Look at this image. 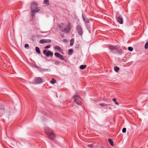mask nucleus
<instances>
[{
    "label": "nucleus",
    "mask_w": 148,
    "mask_h": 148,
    "mask_svg": "<svg viewBox=\"0 0 148 148\" xmlns=\"http://www.w3.org/2000/svg\"><path fill=\"white\" fill-rule=\"evenodd\" d=\"M114 71L116 72H118L119 69V68L116 66H115L114 67Z\"/></svg>",
    "instance_id": "nucleus-19"
},
{
    "label": "nucleus",
    "mask_w": 148,
    "mask_h": 148,
    "mask_svg": "<svg viewBox=\"0 0 148 148\" xmlns=\"http://www.w3.org/2000/svg\"><path fill=\"white\" fill-rule=\"evenodd\" d=\"M51 41L49 39H42L39 41V43L41 44H43L45 43H49Z\"/></svg>",
    "instance_id": "nucleus-8"
},
{
    "label": "nucleus",
    "mask_w": 148,
    "mask_h": 148,
    "mask_svg": "<svg viewBox=\"0 0 148 148\" xmlns=\"http://www.w3.org/2000/svg\"><path fill=\"white\" fill-rule=\"evenodd\" d=\"M112 100L115 102H116V99H112Z\"/></svg>",
    "instance_id": "nucleus-33"
},
{
    "label": "nucleus",
    "mask_w": 148,
    "mask_h": 148,
    "mask_svg": "<svg viewBox=\"0 0 148 148\" xmlns=\"http://www.w3.org/2000/svg\"><path fill=\"white\" fill-rule=\"evenodd\" d=\"M71 29V25L70 23H68L67 28H65L64 30H62V32H64L65 33H68L69 32Z\"/></svg>",
    "instance_id": "nucleus-5"
},
{
    "label": "nucleus",
    "mask_w": 148,
    "mask_h": 148,
    "mask_svg": "<svg viewBox=\"0 0 148 148\" xmlns=\"http://www.w3.org/2000/svg\"><path fill=\"white\" fill-rule=\"evenodd\" d=\"M63 41L65 42H67V40L65 39H64L63 40Z\"/></svg>",
    "instance_id": "nucleus-32"
},
{
    "label": "nucleus",
    "mask_w": 148,
    "mask_h": 148,
    "mask_svg": "<svg viewBox=\"0 0 148 148\" xmlns=\"http://www.w3.org/2000/svg\"><path fill=\"white\" fill-rule=\"evenodd\" d=\"M58 27H60V28H61V25H58Z\"/></svg>",
    "instance_id": "nucleus-35"
},
{
    "label": "nucleus",
    "mask_w": 148,
    "mask_h": 148,
    "mask_svg": "<svg viewBox=\"0 0 148 148\" xmlns=\"http://www.w3.org/2000/svg\"><path fill=\"white\" fill-rule=\"evenodd\" d=\"M133 48L132 47H128V50L130 51H133Z\"/></svg>",
    "instance_id": "nucleus-24"
},
{
    "label": "nucleus",
    "mask_w": 148,
    "mask_h": 148,
    "mask_svg": "<svg viewBox=\"0 0 148 148\" xmlns=\"http://www.w3.org/2000/svg\"><path fill=\"white\" fill-rule=\"evenodd\" d=\"M38 10H32L31 11V14L33 16L36 12H38Z\"/></svg>",
    "instance_id": "nucleus-13"
},
{
    "label": "nucleus",
    "mask_w": 148,
    "mask_h": 148,
    "mask_svg": "<svg viewBox=\"0 0 148 148\" xmlns=\"http://www.w3.org/2000/svg\"><path fill=\"white\" fill-rule=\"evenodd\" d=\"M109 49L110 50L111 52L114 53H117L118 51L121 49V47L118 45L111 46L110 47Z\"/></svg>",
    "instance_id": "nucleus-2"
},
{
    "label": "nucleus",
    "mask_w": 148,
    "mask_h": 148,
    "mask_svg": "<svg viewBox=\"0 0 148 148\" xmlns=\"http://www.w3.org/2000/svg\"><path fill=\"white\" fill-rule=\"evenodd\" d=\"M60 62L58 61H56L55 62V64L56 65H58L59 64Z\"/></svg>",
    "instance_id": "nucleus-26"
},
{
    "label": "nucleus",
    "mask_w": 148,
    "mask_h": 148,
    "mask_svg": "<svg viewBox=\"0 0 148 148\" xmlns=\"http://www.w3.org/2000/svg\"><path fill=\"white\" fill-rule=\"evenodd\" d=\"M73 50L72 49H69L68 52V55H71L72 53H73Z\"/></svg>",
    "instance_id": "nucleus-20"
},
{
    "label": "nucleus",
    "mask_w": 148,
    "mask_h": 148,
    "mask_svg": "<svg viewBox=\"0 0 148 148\" xmlns=\"http://www.w3.org/2000/svg\"><path fill=\"white\" fill-rule=\"evenodd\" d=\"M101 148H103V147H102Z\"/></svg>",
    "instance_id": "nucleus-37"
},
{
    "label": "nucleus",
    "mask_w": 148,
    "mask_h": 148,
    "mask_svg": "<svg viewBox=\"0 0 148 148\" xmlns=\"http://www.w3.org/2000/svg\"><path fill=\"white\" fill-rule=\"evenodd\" d=\"M117 21L119 23L121 24H122L123 23V20L120 16H119L118 18Z\"/></svg>",
    "instance_id": "nucleus-12"
},
{
    "label": "nucleus",
    "mask_w": 148,
    "mask_h": 148,
    "mask_svg": "<svg viewBox=\"0 0 148 148\" xmlns=\"http://www.w3.org/2000/svg\"><path fill=\"white\" fill-rule=\"evenodd\" d=\"M101 106H105L106 104L103 103H100L99 104Z\"/></svg>",
    "instance_id": "nucleus-31"
},
{
    "label": "nucleus",
    "mask_w": 148,
    "mask_h": 148,
    "mask_svg": "<svg viewBox=\"0 0 148 148\" xmlns=\"http://www.w3.org/2000/svg\"><path fill=\"white\" fill-rule=\"evenodd\" d=\"M115 103L118 106L119 105V104L116 102H115Z\"/></svg>",
    "instance_id": "nucleus-34"
},
{
    "label": "nucleus",
    "mask_w": 148,
    "mask_h": 148,
    "mask_svg": "<svg viewBox=\"0 0 148 148\" xmlns=\"http://www.w3.org/2000/svg\"><path fill=\"white\" fill-rule=\"evenodd\" d=\"M54 49L56 50H57L58 51L61 52L63 54V53L61 51V49L60 47L59 46H56L54 47Z\"/></svg>",
    "instance_id": "nucleus-11"
},
{
    "label": "nucleus",
    "mask_w": 148,
    "mask_h": 148,
    "mask_svg": "<svg viewBox=\"0 0 148 148\" xmlns=\"http://www.w3.org/2000/svg\"><path fill=\"white\" fill-rule=\"evenodd\" d=\"M50 82L52 84H54L56 82V81L53 79L52 80L50 81Z\"/></svg>",
    "instance_id": "nucleus-22"
},
{
    "label": "nucleus",
    "mask_w": 148,
    "mask_h": 148,
    "mask_svg": "<svg viewBox=\"0 0 148 148\" xmlns=\"http://www.w3.org/2000/svg\"><path fill=\"white\" fill-rule=\"evenodd\" d=\"M43 53L47 57H49V56H52L53 55V53L52 52L49 51H47V50H43Z\"/></svg>",
    "instance_id": "nucleus-6"
},
{
    "label": "nucleus",
    "mask_w": 148,
    "mask_h": 148,
    "mask_svg": "<svg viewBox=\"0 0 148 148\" xmlns=\"http://www.w3.org/2000/svg\"><path fill=\"white\" fill-rule=\"evenodd\" d=\"M44 3L45 4L49 5V0H44Z\"/></svg>",
    "instance_id": "nucleus-21"
},
{
    "label": "nucleus",
    "mask_w": 148,
    "mask_h": 148,
    "mask_svg": "<svg viewBox=\"0 0 148 148\" xmlns=\"http://www.w3.org/2000/svg\"><path fill=\"white\" fill-rule=\"evenodd\" d=\"M74 38H72L71 41H70V45L71 46H72L74 44Z\"/></svg>",
    "instance_id": "nucleus-17"
},
{
    "label": "nucleus",
    "mask_w": 148,
    "mask_h": 148,
    "mask_svg": "<svg viewBox=\"0 0 148 148\" xmlns=\"http://www.w3.org/2000/svg\"><path fill=\"white\" fill-rule=\"evenodd\" d=\"M86 67V65H81L80 66V68L81 69H85Z\"/></svg>",
    "instance_id": "nucleus-18"
},
{
    "label": "nucleus",
    "mask_w": 148,
    "mask_h": 148,
    "mask_svg": "<svg viewBox=\"0 0 148 148\" xmlns=\"http://www.w3.org/2000/svg\"><path fill=\"white\" fill-rule=\"evenodd\" d=\"M54 55L56 57L59 58L61 60H64V59L63 56L61 54H60L59 53L56 52L54 53Z\"/></svg>",
    "instance_id": "nucleus-9"
},
{
    "label": "nucleus",
    "mask_w": 148,
    "mask_h": 148,
    "mask_svg": "<svg viewBox=\"0 0 148 148\" xmlns=\"http://www.w3.org/2000/svg\"><path fill=\"white\" fill-rule=\"evenodd\" d=\"M145 49H147L148 48V42H147L145 44Z\"/></svg>",
    "instance_id": "nucleus-23"
},
{
    "label": "nucleus",
    "mask_w": 148,
    "mask_h": 148,
    "mask_svg": "<svg viewBox=\"0 0 148 148\" xmlns=\"http://www.w3.org/2000/svg\"><path fill=\"white\" fill-rule=\"evenodd\" d=\"M61 36H62V37H63V35H62V34H61Z\"/></svg>",
    "instance_id": "nucleus-36"
},
{
    "label": "nucleus",
    "mask_w": 148,
    "mask_h": 148,
    "mask_svg": "<svg viewBox=\"0 0 148 148\" xmlns=\"http://www.w3.org/2000/svg\"><path fill=\"white\" fill-rule=\"evenodd\" d=\"M50 47H51V46H50V45L47 46L45 47V48H46V49H48V48H49Z\"/></svg>",
    "instance_id": "nucleus-30"
},
{
    "label": "nucleus",
    "mask_w": 148,
    "mask_h": 148,
    "mask_svg": "<svg viewBox=\"0 0 148 148\" xmlns=\"http://www.w3.org/2000/svg\"><path fill=\"white\" fill-rule=\"evenodd\" d=\"M77 30L78 34L80 35H81L82 34V28L79 25H78L77 27Z\"/></svg>",
    "instance_id": "nucleus-7"
},
{
    "label": "nucleus",
    "mask_w": 148,
    "mask_h": 148,
    "mask_svg": "<svg viewBox=\"0 0 148 148\" xmlns=\"http://www.w3.org/2000/svg\"><path fill=\"white\" fill-rule=\"evenodd\" d=\"M74 101L78 105H80L81 103V99L78 95H75L73 96Z\"/></svg>",
    "instance_id": "nucleus-4"
},
{
    "label": "nucleus",
    "mask_w": 148,
    "mask_h": 148,
    "mask_svg": "<svg viewBox=\"0 0 148 148\" xmlns=\"http://www.w3.org/2000/svg\"><path fill=\"white\" fill-rule=\"evenodd\" d=\"M31 9H38L39 7L38 3L35 1L32 2L30 5Z\"/></svg>",
    "instance_id": "nucleus-3"
},
{
    "label": "nucleus",
    "mask_w": 148,
    "mask_h": 148,
    "mask_svg": "<svg viewBox=\"0 0 148 148\" xmlns=\"http://www.w3.org/2000/svg\"><path fill=\"white\" fill-rule=\"evenodd\" d=\"M36 82L37 84H40L43 82V80L40 77L36 78L35 79Z\"/></svg>",
    "instance_id": "nucleus-10"
},
{
    "label": "nucleus",
    "mask_w": 148,
    "mask_h": 148,
    "mask_svg": "<svg viewBox=\"0 0 148 148\" xmlns=\"http://www.w3.org/2000/svg\"><path fill=\"white\" fill-rule=\"evenodd\" d=\"M3 110L2 109L1 110H0V116H1V114L3 113Z\"/></svg>",
    "instance_id": "nucleus-25"
},
{
    "label": "nucleus",
    "mask_w": 148,
    "mask_h": 148,
    "mask_svg": "<svg viewBox=\"0 0 148 148\" xmlns=\"http://www.w3.org/2000/svg\"><path fill=\"white\" fill-rule=\"evenodd\" d=\"M108 142H109V143H110V144L112 146H113V145H114L113 142L112 141V140L111 139L109 138L108 139Z\"/></svg>",
    "instance_id": "nucleus-16"
},
{
    "label": "nucleus",
    "mask_w": 148,
    "mask_h": 148,
    "mask_svg": "<svg viewBox=\"0 0 148 148\" xmlns=\"http://www.w3.org/2000/svg\"><path fill=\"white\" fill-rule=\"evenodd\" d=\"M93 146V145L92 144H89L88 145V146L89 147L92 148Z\"/></svg>",
    "instance_id": "nucleus-29"
},
{
    "label": "nucleus",
    "mask_w": 148,
    "mask_h": 148,
    "mask_svg": "<svg viewBox=\"0 0 148 148\" xmlns=\"http://www.w3.org/2000/svg\"><path fill=\"white\" fill-rule=\"evenodd\" d=\"M46 134L51 139H54L55 138V136L53 132L51 129L48 127H46L45 129Z\"/></svg>",
    "instance_id": "nucleus-1"
},
{
    "label": "nucleus",
    "mask_w": 148,
    "mask_h": 148,
    "mask_svg": "<svg viewBox=\"0 0 148 148\" xmlns=\"http://www.w3.org/2000/svg\"><path fill=\"white\" fill-rule=\"evenodd\" d=\"M35 50L36 52L38 54H40V53L39 48L38 47H35Z\"/></svg>",
    "instance_id": "nucleus-15"
},
{
    "label": "nucleus",
    "mask_w": 148,
    "mask_h": 148,
    "mask_svg": "<svg viewBox=\"0 0 148 148\" xmlns=\"http://www.w3.org/2000/svg\"><path fill=\"white\" fill-rule=\"evenodd\" d=\"M126 129L125 128H123L122 129V131L123 133H125L126 132Z\"/></svg>",
    "instance_id": "nucleus-28"
},
{
    "label": "nucleus",
    "mask_w": 148,
    "mask_h": 148,
    "mask_svg": "<svg viewBox=\"0 0 148 148\" xmlns=\"http://www.w3.org/2000/svg\"><path fill=\"white\" fill-rule=\"evenodd\" d=\"M82 17L84 21L86 23H88L89 22L88 19L86 18V17L84 16L83 15H82Z\"/></svg>",
    "instance_id": "nucleus-14"
},
{
    "label": "nucleus",
    "mask_w": 148,
    "mask_h": 148,
    "mask_svg": "<svg viewBox=\"0 0 148 148\" xmlns=\"http://www.w3.org/2000/svg\"><path fill=\"white\" fill-rule=\"evenodd\" d=\"M25 48L28 49L29 48V46L28 44H25Z\"/></svg>",
    "instance_id": "nucleus-27"
}]
</instances>
